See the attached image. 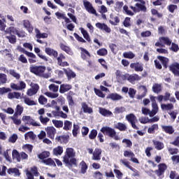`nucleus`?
Masks as SVG:
<instances>
[{
	"label": "nucleus",
	"instance_id": "nucleus-49",
	"mask_svg": "<svg viewBox=\"0 0 179 179\" xmlns=\"http://www.w3.org/2000/svg\"><path fill=\"white\" fill-rule=\"evenodd\" d=\"M24 103L25 104H27V106H36L37 105V103L35 101L31 100L29 97L24 98Z\"/></svg>",
	"mask_w": 179,
	"mask_h": 179
},
{
	"label": "nucleus",
	"instance_id": "nucleus-20",
	"mask_svg": "<svg viewBox=\"0 0 179 179\" xmlns=\"http://www.w3.org/2000/svg\"><path fill=\"white\" fill-rule=\"evenodd\" d=\"M96 27L100 29V30H104L106 33H111V28L104 23L98 22L96 24Z\"/></svg>",
	"mask_w": 179,
	"mask_h": 179
},
{
	"label": "nucleus",
	"instance_id": "nucleus-63",
	"mask_svg": "<svg viewBox=\"0 0 179 179\" xmlns=\"http://www.w3.org/2000/svg\"><path fill=\"white\" fill-rule=\"evenodd\" d=\"M97 136V130L96 129H92L90 134H89V138L90 139H96V137Z\"/></svg>",
	"mask_w": 179,
	"mask_h": 179
},
{
	"label": "nucleus",
	"instance_id": "nucleus-32",
	"mask_svg": "<svg viewBox=\"0 0 179 179\" xmlns=\"http://www.w3.org/2000/svg\"><path fill=\"white\" fill-rule=\"evenodd\" d=\"M80 56L82 59H87V57H90V52L87 51V50L85 49L84 48L80 47Z\"/></svg>",
	"mask_w": 179,
	"mask_h": 179
},
{
	"label": "nucleus",
	"instance_id": "nucleus-64",
	"mask_svg": "<svg viewBox=\"0 0 179 179\" xmlns=\"http://www.w3.org/2000/svg\"><path fill=\"white\" fill-rule=\"evenodd\" d=\"M17 141V134H13L8 138V142H10V143H15Z\"/></svg>",
	"mask_w": 179,
	"mask_h": 179
},
{
	"label": "nucleus",
	"instance_id": "nucleus-19",
	"mask_svg": "<svg viewBox=\"0 0 179 179\" xmlns=\"http://www.w3.org/2000/svg\"><path fill=\"white\" fill-rule=\"evenodd\" d=\"M23 26L29 34L33 33V30H34V27H33V25L31 24V23L29 20H23Z\"/></svg>",
	"mask_w": 179,
	"mask_h": 179
},
{
	"label": "nucleus",
	"instance_id": "nucleus-38",
	"mask_svg": "<svg viewBox=\"0 0 179 179\" xmlns=\"http://www.w3.org/2000/svg\"><path fill=\"white\" fill-rule=\"evenodd\" d=\"M161 108L163 111H169L174 108L173 103H162L161 104Z\"/></svg>",
	"mask_w": 179,
	"mask_h": 179
},
{
	"label": "nucleus",
	"instance_id": "nucleus-61",
	"mask_svg": "<svg viewBox=\"0 0 179 179\" xmlns=\"http://www.w3.org/2000/svg\"><path fill=\"white\" fill-rule=\"evenodd\" d=\"M167 9L171 13H174V10H177V9H178V6H177V5L170 4L168 6Z\"/></svg>",
	"mask_w": 179,
	"mask_h": 179
},
{
	"label": "nucleus",
	"instance_id": "nucleus-6",
	"mask_svg": "<svg viewBox=\"0 0 179 179\" xmlns=\"http://www.w3.org/2000/svg\"><path fill=\"white\" fill-rule=\"evenodd\" d=\"M5 34H16L17 37L23 38L26 36V32L17 30L14 27H10L4 31Z\"/></svg>",
	"mask_w": 179,
	"mask_h": 179
},
{
	"label": "nucleus",
	"instance_id": "nucleus-57",
	"mask_svg": "<svg viewBox=\"0 0 179 179\" xmlns=\"http://www.w3.org/2000/svg\"><path fill=\"white\" fill-rule=\"evenodd\" d=\"M96 54L99 55L100 57H106L107 54H108V52L107 51V49L106 48H101L97 50Z\"/></svg>",
	"mask_w": 179,
	"mask_h": 179
},
{
	"label": "nucleus",
	"instance_id": "nucleus-58",
	"mask_svg": "<svg viewBox=\"0 0 179 179\" xmlns=\"http://www.w3.org/2000/svg\"><path fill=\"white\" fill-rule=\"evenodd\" d=\"M151 15H152V16H157V17H159V19L163 17V14L159 13V11H157V10L155 8L151 9Z\"/></svg>",
	"mask_w": 179,
	"mask_h": 179
},
{
	"label": "nucleus",
	"instance_id": "nucleus-40",
	"mask_svg": "<svg viewBox=\"0 0 179 179\" xmlns=\"http://www.w3.org/2000/svg\"><path fill=\"white\" fill-rule=\"evenodd\" d=\"M59 47L62 51H64V52H66V54H69L71 55L72 54V50H71V48L69 46H67L66 45L61 43L59 44Z\"/></svg>",
	"mask_w": 179,
	"mask_h": 179
},
{
	"label": "nucleus",
	"instance_id": "nucleus-23",
	"mask_svg": "<svg viewBox=\"0 0 179 179\" xmlns=\"http://www.w3.org/2000/svg\"><path fill=\"white\" fill-rule=\"evenodd\" d=\"M106 99H110V100H113V101H117L118 100H122V96H121L117 93H111L107 96Z\"/></svg>",
	"mask_w": 179,
	"mask_h": 179
},
{
	"label": "nucleus",
	"instance_id": "nucleus-47",
	"mask_svg": "<svg viewBox=\"0 0 179 179\" xmlns=\"http://www.w3.org/2000/svg\"><path fill=\"white\" fill-rule=\"evenodd\" d=\"M23 110H24L23 106L20 105H17L13 117H17V115H22V113H23Z\"/></svg>",
	"mask_w": 179,
	"mask_h": 179
},
{
	"label": "nucleus",
	"instance_id": "nucleus-11",
	"mask_svg": "<svg viewBox=\"0 0 179 179\" xmlns=\"http://www.w3.org/2000/svg\"><path fill=\"white\" fill-rule=\"evenodd\" d=\"M64 73H65L68 80H71V79H74L76 78V73L72 71V69H63Z\"/></svg>",
	"mask_w": 179,
	"mask_h": 179
},
{
	"label": "nucleus",
	"instance_id": "nucleus-2",
	"mask_svg": "<svg viewBox=\"0 0 179 179\" xmlns=\"http://www.w3.org/2000/svg\"><path fill=\"white\" fill-rule=\"evenodd\" d=\"M76 152H75V150L72 148H67L66 149V152H64V156L63 157V163L66 166H77L76 158Z\"/></svg>",
	"mask_w": 179,
	"mask_h": 179
},
{
	"label": "nucleus",
	"instance_id": "nucleus-60",
	"mask_svg": "<svg viewBox=\"0 0 179 179\" xmlns=\"http://www.w3.org/2000/svg\"><path fill=\"white\" fill-rule=\"evenodd\" d=\"M59 89V86L55 85V84H50L49 85V90L50 92H53L54 93H57Z\"/></svg>",
	"mask_w": 179,
	"mask_h": 179
},
{
	"label": "nucleus",
	"instance_id": "nucleus-53",
	"mask_svg": "<svg viewBox=\"0 0 179 179\" xmlns=\"http://www.w3.org/2000/svg\"><path fill=\"white\" fill-rule=\"evenodd\" d=\"M42 162H43L44 164H46V166H54V167L57 166V164H55V162H54L51 158L43 159Z\"/></svg>",
	"mask_w": 179,
	"mask_h": 179
},
{
	"label": "nucleus",
	"instance_id": "nucleus-43",
	"mask_svg": "<svg viewBox=\"0 0 179 179\" xmlns=\"http://www.w3.org/2000/svg\"><path fill=\"white\" fill-rule=\"evenodd\" d=\"M154 146L157 150H162L164 149V144L159 141H153Z\"/></svg>",
	"mask_w": 179,
	"mask_h": 179
},
{
	"label": "nucleus",
	"instance_id": "nucleus-45",
	"mask_svg": "<svg viewBox=\"0 0 179 179\" xmlns=\"http://www.w3.org/2000/svg\"><path fill=\"white\" fill-rule=\"evenodd\" d=\"M29 138V139H31V141H34V139L36 138V136L33 131H29L24 134L25 141H28Z\"/></svg>",
	"mask_w": 179,
	"mask_h": 179
},
{
	"label": "nucleus",
	"instance_id": "nucleus-18",
	"mask_svg": "<svg viewBox=\"0 0 179 179\" xmlns=\"http://www.w3.org/2000/svg\"><path fill=\"white\" fill-rule=\"evenodd\" d=\"M110 19L111 20H109V23L112 26H117L120 22V17L115 16L113 13L110 14Z\"/></svg>",
	"mask_w": 179,
	"mask_h": 179
},
{
	"label": "nucleus",
	"instance_id": "nucleus-5",
	"mask_svg": "<svg viewBox=\"0 0 179 179\" xmlns=\"http://www.w3.org/2000/svg\"><path fill=\"white\" fill-rule=\"evenodd\" d=\"M100 131L103 134V135L109 136V138H114L115 141H120V137L117 135L115 129L106 126L103 127Z\"/></svg>",
	"mask_w": 179,
	"mask_h": 179
},
{
	"label": "nucleus",
	"instance_id": "nucleus-29",
	"mask_svg": "<svg viewBox=\"0 0 179 179\" xmlns=\"http://www.w3.org/2000/svg\"><path fill=\"white\" fill-rule=\"evenodd\" d=\"M115 128L121 132H124L127 129V124L122 122H117L116 124H115Z\"/></svg>",
	"mask_w": 179,
	"mask_h": 179
},
{
	"label": "nucleus",
	"instance_id": "nucleus-1",
	"mask_svg": "<svg viewBox=\"0 0 179 179\" xmlns=\"http://www.w3.org/2000/svg\"><path fill=\"white\" fill-rule=\"evenodd\" d=\"M45 54H47V55H49V57H53V58H57V65H59V66H69V63H68V62H62L66 58L65 57V55H64V54L60 53L58 56V51L51 48H45Z\"/></svg>",
	"mask_w": 179,
	"mask_h": 179
},
{
	"label": "nucleus",
	"instance_id": "nucleus-55",
	"mask_svg": "<svg viewBox=\"0 0 179 179\" xmlns=\"http://www.w3.org/2000/svg\"><path fill=\"white\" fill-rule=\"evenodd\" d=\"M52 122L56 128H62L64 127V122L62 120H52Z\"/></svg>",
	"mask_w": 179,
	"mask_h": 179
},
{
	"label": "nucleus",
	"instance_id": "nucleus-39",
	"mask_svg": "<svg viewBox=\"0 0 179 179\" xmlns=\"http://www.w3.org/2000/svg\"><path fill=\"white\" fill-rule=\"evenodd\" d=\"M160 43H162L164 45H171V40L169 37L162 36L159 38Z\"/></svg>",
	"mask_w": 179,
	"mask_h": 179
},
{
	"label": "nucleus",
	"instance_id": "nucleus-54",
	"mask_svg": "<svg viewBox=\"0 0 179 179\" xmlns=\"http://www.w3.org/2000/svg\"><path fill=\"white\" fill-rule=\"evenodd\" d=\"M158 129H159V124H154L148 128V132L149 134H155V131H157Z\"/></svg>",
	"mask_w": 179,
	"mask_h": 179
},
{
	"label": "nucleus",
	"instance_id": "nucleus-17",
	"mask_svg": "<svg viewBox=\"0 0 179 179\" xmlns=\"http://www.w3.org/2000/svg\"><path fill=\"white\" fill-rule=\"evenodd\" d=\"M72 89V85L71 84H62L59 87V93L61 94H64V93H66V92H69Z\"/></svg>",
	"mask_w": 179,
	"mask_h": 179
},
{
	"label": "nucleus",
	"instance_id": "nucleus-56",
	"mask_svg": "<svg viewBox=\"0 0 179 179\" xmlns=\"http://www.w3.org/2000/svg\"><path fill=\"white\" fill-rule=\"evenodd\" d=\"M124 58H127L128 59H134L135 58V54L132 52H125L123 53Z\"/></svg>",
	"mask_w": 179,
	"mask_h": 179
},
{
	"label": "nucleus",
	"instance_id": "nucleus-44",
	"mask_svg": "<svg viewBox=\"0 0 179 179\" xmlns=\"http://www.w3.org/2000/svg\"><path fill=\"white\" fill-rule=\"evenodd\" d=\"M50 151H43L41 153L38 154V157L41 160H45L48 157H50Z\"/></svg>",
	"mask_w": 179,
	"mask_h": 179
},
{
	"label": "nucleus",
	"instance_id": "nucleus-13",
	"mask_svg": "<svg viewBox=\"0 0 179 179\" xmlns=\"http://www.w3.org/2000/svg\"><path fill=\"white\" fill-rule=\"evenodd\" d=\"M157 58L161 62L164 69H167L169 68V64L170 62V59L169 58L164 56H157Z\"/></svg>",
	"mask_w": 179,
	"mask_h": 179
},
{
	"label": "nucleus",
	"instance_id": "nucleus-7",
	"mask_svg": "<svg viewBox=\"0 0 179 179\" xmlns=\"http://www.w3.org/2000/svg\"><path fill=\"white\" fill-rule=\"evenodd\" d=\"M120 162L122 163L123 166H125V167L131 170V171H133V174H132L133 177H139L140 176L139 171L132 167L131 166V162H129L127 159H120Z\"/></svg>",
	"mask_w": 179,
	"mask_h": 179
},
{
	"label": "nucleus",
	"instance_id": "nucleus-37",
	"mask_svg": "<svg viewBox=\"0 0 179 179\" xmlns=\"http://www.w3.org/2000/svg\"><path fill=\"white\" fill-rule=\"evenodd\" d=\"M36 37V38H47L48 37V34L40 32V30L37 28L35 29Z\"/></svg>",
	"mask_w": 179,
	"mask_h": 179
},
{
	"label": "nucleus",
	"instance_id": "nucleus-50",
	"mask_svg": "<svg viewBox=\"0 0 179 179\" xmlns=\"http://www.w3.org/2000/svg\"><path fill=\"white\" fill-rule=\"evenodd\" d=\"M8 72L10 76H13V78H15V79H16L17 80H19V79H20V74L16 72L15 69H10Z\"/></svg>",
	"mask_w": 179,
	"mask_h": 179
},
{
	"label": "nucleus",
	"instance_id": "nucleus-46",
	"mask_svg": "<svg viewBox=\"0 0 179 179\" xmlns=\"http://www.w3.org/2000/svg\"><path fill=\"white\" fill-rule=\"evenodd\" d=\"M152 91L154 93L159 94L162 92V84L155 83L152 86Z\"/></svg>",
	"mask_w": 179,
	"mask_h": 179
},
{
	"label": "nucleus",
	"instance_id": "nucleus-41",
	"mask_svg": "<svg viewBox=\"0 0 179 179\" xmlns=\"http://www.w3.org/2000/svg\"><path fill=\"white\" fill-rule=\"evenodd\" d=\"M64 153V148L62 146H57L53 149V155L55 156H61Z\"/></svg>",
	"mask_w": 179,
	"mask_h": 179
},
{
	"label": "nucleus",
	"instance_id": "nucleus-62",
	"mask_svg": "<svg viewBox=\"0 0 179 179\" xmlns=\"http://www.w3.org/2000/svg\"><path fill=\"white\" fill-rule=\"evenodd\" d=\"M38 100L39 104H41V106H44V104H47V98H45L44 95H41Z\"/></svg>",
	"mask_w": 179,
	"mask_h": 179
},
{
	"label": "nucleus",
	"instance_id": "nucleus-59",
	"mask_svg": "<svg viewBox=\"0 0 179 179\" xmlns=\"http://www.w3.org/2000/svg\"><path fill=\"white\" fill-rule=\"evenodd\" d=\"M10 92H12V89L9 87H0V94L2 96L3 94H6V93H9Z\"/></svg>",
	"mask_w": 179,
	"mask_h": 179
},
{
	"label": "nucleus",
	"instance_id": "nucleus-9",
	"mask_svg": "<svg viewBox=\"0 0 179 179\" xmlns=\"http://www.w3.org/2000/svg\"><path fill=\"white\" fill-rule=\"evenodd\" d=\"M83 6L87 12H88V13H91L92 15H94L95 16L99 15V14H97V11H96V9L93 8L92 3H90V1H83Z\"/></svg>",
	"mask_w": 179,
	"mask_h": 179
},
{
	"label": "nucleus",
	"instance_id": "nucleus-26",
	"mask_svg": "<svg viewBox=\"0 0 179 179\" xmlns=\"http://www.w3.org/2000/svg\"><path fill=\"white\" fill-rule=\"evenodd\" d=\"M82 108L83 110V113H85L87 114H92L93 113V108L89 107L87 103L86 102H83L81 103Z\"/></svg>",
	"mask_w": 179,
	"mask_h": 179
},
{
	"label": "nucleus",
	"instance_id": "nucleus-16",
	"mask_svg": "<svg viewBox=\"0 0 179 179\" xmlns=\"http://www.w3.org/2000/svg\"><path fill=\"white\" fill-rule=\"evenodd\" d=\"M141 79H142V77L139 76V75L136 74V73H134V74H129V77H128V82H129V83H132L133 85L135 83V82H139V80H141Z\"/></svg>",
	"mask_w": 179,
	"mask_h": 179
},
{
	"label": "nucleus",
	"instance_id": "nucleus-35",
	"mask_svg": "<svg viewBox=\"0 0 179 179\" xmlns=\"http://www.w3.org/2000/svg\"><path fill=\"white\" fill-rule=\"evenodd\" d=\"M99 114L103 115V117H108L110 115H113V113L104 108H99Z\"/></svg>",
	"mask_w": 179,
	"mask_h": 179
},
{
	"label": "nucleus",
	"instance_id": "nucleus-31",
	"mask_svg": "<svg viewBox=\"0 0 179 179\" xmlns=\"http://www.w3.org/2000/svg\"><path fill=\"white\" fill-rule=\"evenodd\" d=\"M8 34L6 36V38L8 40V42L10 44H16V41H17L16 36L13 35L15 34Z\"/></svg>",
	"mask_w": 179,
	"mask_h": 179
},
{
	"label": "nucleus",
	"instance_id": "nucleus-28",
	"mask_svg": "<svg viewBox=\"0 0 179 179\" xmlns=\"http://www.w3.org/2000/svg\"><path fill=\"white\" fill-rule=\"evenodd\" d=\"M20 96H22V94H20V92H8V99H9L10 100H12L13 99H17V100H19V99H20Z\"/></svg>",
	"mask_w": 179,
	"mask_h": 179
},
{
	"label": "nucleus",
	"instance_id": "nucleus-27",
	"mask_svg": "<svg viewBox=\"0 0 179 179\" xmlns=\"http://www.w3.org/2000/svg\"><path fill=\"white\" fill-rule=\"evenodd\" d=\"M13 160H16L17 163H20L22 158L20 157V153L17 150H13L12 152Z\"/></svg>",
	"mask_w": 179,
	"mask_h": 179
},
{
	"label": "nucleus",
	"instance_id": "nucleus-22",
	"mask_svg": "<svg viewBox=\"0 0 179 179\" xmlns=\"http://www.w3.org/2000/svg\"><path fill=\"white\" fill-rule=\"evenodd\" d=\"M72 96H75V92H73V91H69L66 95V99L69 103V106L71 107L75 105V101H73V97Z\"/></svg>",
	"mask_w": 179,
	"mask_h": 179
},
{
	"label": "nucleus",
	"instance_id": "nucleus-30",
	"mask_svg": "<svg viewBox=\"0 0 179 179\" xmlns=\"http://www.w3.org/2000/svg\"><path fill=\"white\" fill-rule=\"evenodd\" d=\"M55 139L59 143H68L69 137L66 135L57 136Z\"/></svg>",
	"mask_w": 179,
	"mask_h": 179
},
{
	"label": "nucleus",
	"instance_id": "nucleus-4",
	"mask_svg": "<svg viewBox=\"0 0 179 179\" xmlns=\"http://www.w3.org/2000/svg\"><path fill=\"white\" fill-rule=\"evenodd\" d=\"M134 2L141 3H136L135 6H130V9H131L134 13H139V12H146V10H148L146 6H145L146 5L145 0H134Z\"/></svg>",
	"mask_w": 179,
	"mask_h": 179
},
{
	"label": "nucleus",
	"instance_id": "nucleus-10",
	"mask_svg": "<svg viewBox=\"0 0 179 179\" xmlns=\"http://www.w3.org/2000/svg\"><path fill=\"white\" fill-rule=\"evenodd\" d=\"M167 170V165L164 163L158 164V169L155 170L154 173L157 176V177H164V173Z\"/></svg>",
	"mask_w": 179,
	"mask_h": 179
},
{
	"label": "nucleus",
	"instance_id": "nucleus-48",
	"mask_svg": "<svg viewBox=\"0 0 179 179\" xmlns=\"http://www.w3.org/2000/svg\"><path fill=\"white\" fill-rule=\"evenodd\" d=\"M29 54L30 55L27 56L29 57V58L28 59L29 64H36V62H37V56H36V55H34V53L33 52H31Z\"/></svg>",
	"mask_w": 179,
	"mask_h": 179
},
{
	"label": "nucleus",
	"instance_id": "nucleus-51",
	"mask_svg": "<svg viewBox=\"0 0 179 179\" xmlns=\"http://www.w3.org/2000/svg\"><path fill=\"white\" fill-rule=\"evenodd\" d=\"M52 114H54L57 117H61V118H64V120L68 118V115L64 113L62 110L58 112L52 111Z\"/></svg>",
	"mask_w": 179,
	"mask_h": 179
},
{
	"label": "nucleus",
	"instance_id": "nucleus-15",
	"mask_svg": "<svg viewBox=\"0 0 179 179\" xmlns=\"http://www.w3.org/2000/svg\"><path fill=\"white\" fill-rule=\"evenodd\" d=\"M169 71L173 73L175 76H179V64L173 63L169 66Z\"/></svg>",
	"mask_w": 179,
	"mask_h": 179
},
{
	"label": "nucleus",
	"instance_id": "nucleus-36",
	"mask_svg": "<svg viewBox=\"0 0 179 179\" xmlns=\"http://www.w3.org/2000/svg\"><path fill=\"white\" fill-rule=\"evenodd\" d=\"M141 90H142L143 93L141 94L137 95L138 100H142L145 96H146V93H148V88H146V86L141 85L140 86Z\"/></svg>",
	"mask_w": 179,
	"mask_h": 179
},
{
	"label": "nucleus",
	"instance_id": "nucleus-14",
	"mask_svg": "<svg viewBox=\"0 0 179 179\" xmlns=\"http://www.w3.org/2000/svg\"><path fill=\"white\" fill-rule=\"evenodd\" d=\"M130 68L131 69H134L136 72H142L143 71V64L139 62L131 63Z\"/></svg>",
	"mask_w": 179,
	"mask_h": 179
},
{
	"label": "nucleus",
	"instance_id": "nucleus-33",
	"mask_svg": "<svg viewBox=\"0 0 179 179\" xmlns=\"http://www.w3.org/2000/svg\"><path fill=\"white\" fill-rule=\"evenodd\" d=\"M80 173L81 174H86V173H87V169H89V166H87L86 162L85 161H82L80 163Z\"/></svg>",
	"mask_w": 179,
	"mask_h": 179
},
{
	"label": "nucleus",
	"instance_id": "nucleus-21",
	"mask_svg": "<svg viewBox=\"0 0 179 179\" xmlns=\"http://www.w3.org/2000/svg\"><path fill=\"white\" fill-rule=\"evenodd\" d=\"M101 149L95 148L92 154V160H101Z\"/></svg>",
	"mask_w": 179,
	"mask_h": 179
},
{
	"label": "nucleus",
	"instance_id": "nucleus-8",
	"mask_svg": "<svg viewBox=\"0 0 179 179\" xmlns=\"http://www.w3.org/2000/svg\"><path fill=\"white\" fill-rule=\"evenodd\" d=\"M126 120L127 121H128L129 124H131L133 129H139V127L136 126V122L138 121V119L136 118V116H135L134 113L127 115Z\"/></svg>",
	"mask_w": 179,
	"mask_h": 179
},
{
	"label": "nucleus",
	"instance_id": "nucleus-34",
	"mask_svg": "<svg viewBox=\"0 0 179 179\" xmlns=\"http://www.w3.org/2000/svg\"><path fill=\"white\" fill-rule=\"evenodd\" d=\"M34 52H36V54H37L38 57L41 58V59H43V61H45V62H48V58L47 57V56L40 53L41 52L40 48H34Z\"/></svg>",
	"mask_w": 179,
	"mask_h": 179
},
{
	"label": "nucleus",
	"instance_id": "nucleus-42",
	"mask_svg": "<svg viewBox=\"0 0 179 179\" xmlns=\"http://www.w3.org/2000/svg\"><path fill=\"white\" fill-rule=\"evenodd\" d=\"M80 30L81 31V34H83L84 38L88 41V43H90L92 41V39H90V35H89V33H87V31L85 30L83 28H80Z\"/></svg>",
	"mask_w": 179,
	"mask_h": 179
},
{
	"label": "nucleus",
	"instance_id": "nucleus-3",
	"mask_svg": "<svg viewBox=\"0 0 179 179\" xmlns=\"http://www.w3.org/2000/svg\"><path fill=\"white\" fill-rule=\"evenodd\" d=\"M46 69L47 67L45 66H31L29 67L31 73H34V75H36V76H40L41 78L48 79L51 76V74L48 73H45Z\"/></svg>",
	"mask_w": 179,
	"mask_h": 179
},
{
	"label": "nucleus",
	"instance_id": "nucleus-24",
	"mask_svg": "<svg viewBox=\"0 0 179 179\" xmlns=\"http://www.w3.org/2000/svg\"><path fill=\"white\" fill-rule=\"evenodd\" d=\"M162 129L164 132L166 134H169V135H173L174 134V128H173V126H161Z\"/></svg>",
	"mask_w": 179,
	"mask_h": 179
},
{
	"label": "nucleus",
	"instance_id": "nucleus-52",
	"mask_svg": "<svg viewBox=\"0 0 179 179\" xmlns=\"http://www.w3.org/2000/svg\"><path fill=\"white\" fill-rule=\"evenodd\" d=\"M64 125L63 129H64V131H70V129H72V122L69 120H65Z\"/></svg>",
	"mask_w": 179,
	"mask_h": 179
},
{
	"label": "nucleus",
	"instance_id": "nucleus-25",
	"mask_svg": "<svg viewBox=\"0 0 179 179\" xmlns=\"http://www.w3.org/2000/svg\"><path fill=\"white\" fill-rule=\"evenodd\" d=\"M7 173L10 175L14 174L15 177H19L20 176V171L17 168H9L7 170Z\"/></svg>",
	"mask_w": 179,
	"mask_h": 179
},
{
	"label": "nucleus",
	"instance_id": "nucleus-12",
	"mask_svg": "<svg viewBox=\"0 0 179 179\" xmlns=\"http://www.w3.org/2000/svg\"><path fill=\"white\" fill-rule=\"evenodd\" d=\"M46 134L48 138L50 139H54L55 138V134H57V129L54 127H48L46 128Z\"/></svg>",
	"mask_w": 179,
	"mask_h": 179
}]
</instances>
